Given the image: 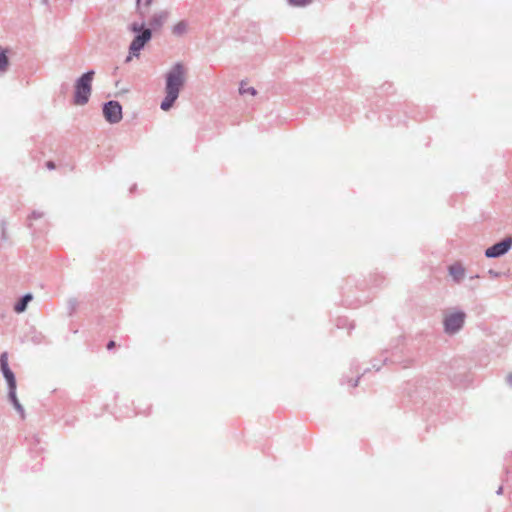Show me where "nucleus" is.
<instances>
[{
  "instance_id": "nucleus-1",
  "label": "nucleus",
  "mask_w": 512,
  "mask_h": 512,
  "mask_svg": "<svg viewBox=\"0 0 512 512\" xmlns=\"http://www.w3.org/2000/svg\"><path fill=\"white\" fill-rule=\"evenodd\" d=\"M165 96L160 103L163 111H169L178 99L187 79V68L182 62L174 63L165 73Z\"/></svg>"
},
{
  "instance_id": "nucleus-2",
  "label": "nucleus",
  "mask_w": 512,
  "mask_h": 512,
  "mask_svg": "<svg viewBox=\"0 0 512 512\" xmlns=\"http://www.w3.org/2000/svg\"><path fill=\"white\" fill-rule=\"evenodd\" d=\"M94 76L95 71L90 69L75 80L73 95V103L75 105L83 106L89 102Z\"/></svg>"
},
{
  "instance_id": "nucleus-3",
  "label": "nucleus",
  "mask_w": 512,
  "mask_h": 512,
  "mask_svg": "<svg viewBox=\"0 0 512 512\" xmlns=\"http://www.w3.org/2000/svg\"><path fill=\"white\" fill-rule=\"evenodd\" d=\"M129 31L135 33L133 40L129 45L130 54L139 57L141 50L152 39V31L146 27L144 21L141 23L133 22L128 27Z\"/></svg>"
},
{
  "instance_id": "nucleus-4",
  "label": "nucleus",
  "mask_w": 512,
  "mask_h": 512,
  "mask_svg": "<svg viewBox=\"0 0 512 512\" xmlns=\"http://www.w3.org/2000/svg\"><path fill=\"white\" fill-rule=\"evenodd\" d=\"M466 317L467 315L463 310H454L445 314L443 318L444 332L449 336L459 333L464 327Z\"/></svg>"
},
{
  "instance_id": "nucleus-5",
  "label": "nucleus",
  "mask_w": 512,
  "mask_h": 512,
  "mask_svg": "<svg viewBox=\"0 0 512 512\" xmlns=\"http://www.w3.org/2000/svg\"><path fill=\"white\" fill-rule=\"evenodd\" d=\"M102 113L108 123L117 124L123 117L122 105L117 100H109L103 103Z\"/></svg>"
},
{
  "instance_id": "nucleus-6",
  "label": "nucleus",
  "mask_w": 512,
  "mask_h": 512,
  "mask_svg": "<svg viewBox=\"0 0 512 512\" xmlns=\"http://www.w3.org/2000/svg\"><path fill=\"white\" fill-rule=\"evenodd\" d=\"M512 249V236H507L504 239L494 243L492 246L488 247L484 255L486 258L494 259L500 258L507 254Z\"/></svg>"
},
{
  "instance_id": "nucleus-7",
  "label": "nucleus",
  "mask_w": 512,
  "mask_h": 512,
  "mask_svg": "<svg viewBox=\"0 0 512 512\" xmlns=\"http://www.w3.org/2000/svg\"><path fill=\"white\" fill-rule=\"evenodd\" d=\"M398 345L393 347L391 350H384L380 354L379 358H375L372 362V367L379 371L382 365L387 364L388 362L391 363H401L400 357L397 354Z\"/></svg>"
},
{
  "instance_id": "nucleus-8",
  "label": "nucleus",
  "mask_w": 512,
  "mask_h": 512,
  "mask_svg": "<svg viewBox=\"0 0 512 512\" xmlns=\"http://www.w3.org/2000/svg\"><path fill=\"white\" fill-rule=\"evenodd\" d=\"M0 370L7 382L8 390L17 389L16 377L14 372L9 367L7 352H3L0 355Z\"/></svg>"
},
{
  "instance_id": "nucleus-9",
  "label": "nucleus",
  "mask_w": 512,
  "mask_h": 512,
  "mask_svg": "<svg viewBox=\"0 0 512 512\" xmlns=\"http://www.w3.org/2000/svg\"><path fill=\"white\" fill-rule=\"evenodd\" d=\"M168 16L169 12L166 10L154 13L148 22V29H151V31L160 29L168 19Z\"/></svg>"
},
{
  "instance_id": "nucleus-10",
  "label": "nucleus",
  "mask_w": 512,
  "mask_h": 512,
  "mask_svg": "<svg viewBox=\"0 0 512 512\" xmlns=\"http://www.w3.org/2000/svg\"><path fill=\"white\" fill-rule=\"evenodd\" d=\"M448 273L451 276L452 280L459 284L463 281L465 277V268L460 262H455L448 266Z\"/></svg>"
},
{
  "instance_id": "nucleus-11",
  "label": "nucleus",
  "mask_w": 512,
  "mask_h": 512,
  "mask_svg": "<svg viewBox=\"0 0 512 512\" xmlns=\"http://www.w3.org/2000/svg\"><path fill=\"white\" fill-rule=\"evenodd\" d=\"M16 390L17 389L8 390V401L12 404L14 409L19 413L21 419H25V417H26L25 410L17 397Z\"/></svg>"
},
{
  "instance_id": "nucleus-12",
  "label": "nucleus",
  "mask_w": 512,
  "mask_h": 512,
  "mask_svg": "<svg viewBox=\"0 0 512 512\" xmlns=\"http://www.w3.org/2000/svg\"><path fill=\"white\" fill-rule=\"evenodd\" d=\"M32 299L33 295L31 293L22 295L14 304V311L18 314L25 312Z\"/></svg>"
},
{
  "instance_id": "nucleus-13",
  "label": "nucleus",
  "mask_w": 512,
  "mask_h": 512,
  "mask_svg": "<svg viewBox=\"0 0 512 512\" xmlns=\"http://www.w3.org/2000/svg\"><path fill=\"white\" fill-rule=\"evenodd\" d=\"M9 49L0 46V74H4L7 72L9 67V57H8Z\"/></svg>"
},
{
  "instance_id": "nucleus-14",
  "label": "nucleus",
  "mask_w": 512,
  "mask_h": 512,
  "mask_svg": "<svg viewBox=\"0 0 512 512\" xmlns=\"http://www.w3.org/2000/svg\"><path fill=\"white\" fill-rule=\"evenodd\" d=\"M187 27H188L187 22L185 20H182V21L178 22L176 25H174L173 30H172L173 34L176 36H182L183 34L186 33Z\"/></svg>"
},
{
  "instance_id": "nucleus-15",
  "label": "nucleus",
  "mask_w": 512,
  "mask_h": 512,
  "mask_svg": "<svg viewBox=\"0 0 512 512\" xmlns=\"http://www.w3.org/2000/svg\"><path fill=\"white\" fill-rule=\"evenodd\" d=\"M142 3V0H136V6L137 11L142 19H144L146 12L143 10L144 8H149L151 4L153 3V0H144V3Z\"/></svg>"
},
{
  "instance_id": "nucleus-16",
  "label": "nucleus",
  "mask_w": 512,
  "mask_h": 512,
  "mask_svg": "<svg viewBox=\"0 0 512 512\" xmlns=\"http://www.w3.org/2000/svg\"><path fill=\"white\" fill-rule=\"evenodd\" d=\"M77 307H78V301H77L76 298L68 299V301H67V310H68V315L69 316H72L75 313Z\"/></svg>"
},
{
  "instance_id": "nucleus-17",
  "label": "nucleus",
  "mask_w": 512,
  "mask_h": 512,
  "mask_svg": "<svg viewBox=\"0 0 512 512\" xmlns=\"http://www.w3.org/2000/svg\"><path fill=\"white\" fill-rule=\"evenodd\" d=\"M239 93L241 95L250 94L252 96H255L257 94V91H256V89L254 87H247L246 88L244 82L242 81L240 83Z\"/></svg>"
},
{
  "instance_id": "nucleus-18",
  "label": "nucleus",
  "mask_w": 512,
  "mask_h": 512,
  "mask_svg": "<svg viewBox=\"0 0 512 512\" xmlns=\"http://www.w3.org/2000/svg\"><path fill=\"white\" fill-rule=\"evenodd\" d=\"M311 2L312 0H288V3L294 7H305Z\"/></svg>"
},
{
  "instance_id": "nucleus-19",
  "label": "nucleus",
  "mask_w": 512,
  "mask_h": 512,
  "mask_svg": "<svg viewBox=\"0 0 512 512\" xmlns=\"http://www.w3.org/2000/svg\"><path fill=\"white\" fill-rule=\"evenodd\" d=\"M31 340L35 344H40L43 340V335L41 333L35 334Z\"/></svg>"
},
{
  "instance_id": "nucleus-20",
  "label": "nucleus",
  "mask_w": 512,
  "mask_h": 512,
  "mask_svg": "<svg viewBox=\"0 0 512 512\" xmlns=\"http://www.w3.org/2000/svg\"><path fill=\"white\" fill-rule=\"evenodd\" d=\"M43 216V213L42 212H39V211H33L31 213V215L29 216V219H39Z\"/></svg>"
},
{
  "instance_id": "nucleus-21",
  "label": "nucleus",
  "mask_w": 512,
  "mask_h": 512,
  "mask_svg": "<svg viewBox=\"0 0 512 512\" xmlns=\"http://www.w3.org/2000/svg\"><path fill=\"white\" fill-rule=\"evenodd\" d=\"M488 273H489V275H490L491 277H493V278H498V277H500V276H501V272L495 271V270H493V269H490V270L488 271Z\"/></svg>"
},
{
  "instance_id": "nucleus-22",
  "label": "nucleus",
  "mask_w": 512,
  "mask_h": 512,
  "mask_svg": "<svg viewBox=\"0 0 512 512\" xmlns=\"http://www.w3.org/2000/svg\"><path fill=\"white\" fill-rule=\"evenodd\" d=\"M115 346H116V342H115L114 340H110V341L107 343V345H106V347H107V349H108V350H112Z\"/></svg>"
},
{
  "instance_id": "nucleus-23",
  "label": "nucleus",
  "mask_w": 512,
  "mask_h": 512,
  "mask_svg": "<svg viewBox=\"0 0 512 512\" xmlns=\"http://www.w3.org/2000/svg\"><path fill=\"white\" fill-rule=\"evenodd\" d=\"M361 376H358L356 379L354 380H349V383H351V386L352 387H356L359 383V380H360Z\"/></svg>"
},
{
  "instance_id": "nucleus-24",
  "label": "nucleus",
  "mask_w": 512,
  "mask_h": 512,
  "mask_svg": "<svg viewBox=\"0 0 512 512\" xmlns=\"http://www.w3.org/2000/svg\"><path fill=\"white\" fill-rule=\"evenodd\" d=\"M46 167L49 169V170H53L55 169V163L53 161H47L46 162Z\"/></svg>"
},
{
  "instance_id": "nucleus-25",
  "label": "nucleus",
  "mask_w": 512,
  "mask_h": 512,
  "mask_svg": "<svg viewBox=\"0 0 512 512\" xmlns=\"http://www.w3.org/2000/svg\"><path fill=\"white\" fill-rule=\"evenodd\" d=\"M1 226H2V235H1V238H2V240H6L5 223H4V222H2V223H1Z\"/></svg>"
},
{
  "instance_id": "nucleus-26",
  "label": "nucleus",
  "mask_w": 512,
  "mask_h": 512,
  "mask_svg": "<svg viewBox=\"0 0 512 512\" xmlns=\"http://www.w3.org/2000/svg\"><path fill=\"white\" fill-rule=\"evenodd\" d=\"M506 382L510 387H512V372L507 375Z\"/></svg>"
},
{
  "instance_id": "nucleus-27",
  "label": "nucleus",
  "mask_w": 512,
  "mask_h": 512,
  "mask_svg": "<svg viewBox=\"0 0 512 512\" xmlns=\"http://www.w3.org/2000/svg\"><path fill=\"white\" fill-rule=\"evenodd\" d=\"M132 57H135L134 55L130 54L126 57L125 62L128 63L132 60Z\"/></svg>"
},
{
  "instance_id": "nucleus-28",
  "label": "nucleus",
  "mask_w": 512,
  "mask_h": 512,
  "mask_svg": "<svg viewBox=\"0 0 512 512\" xmlns=\"http://www.w3.org/2000/svg\"><path fill=\"white\" fill-rule=\"evenodd\" d=\"M502 493H503V487H502V486H500V487L497 489L496 494H497V495H501Z\"/></svg>"
},
{
  "instance_id": "nucleus-29",
  "label": "nucleus",
  "mask_w": 512,
  "mask_h": 512,
  "mask_svg": "<svg viewBox=\"0 0 512 512\" xmlns=\"http://www.w3.org/2000/svg\"><path fill=\"white\" fill-rule=\"evenodd\" d=\"M346 321L345 319H339L337 323V327H342V322Z\"/></svg>"
},
{
  "instance_id": "nucleus-30",
  "label": "nucleus",
  "mask_w": 512,
  "mask_h": 512,
  "mask_svg": "<svg viewBox=\"0 0 512 512\" xmlns=\"http://www.w3.org/2000/svg\"><path fill=\"white\" fill-rule=\"evenodd\" d=\"M476 278H479V275H478V274H475V275L470 276V279H471V280L476 279Z\"/></svg>"
},
{
  "instance_id": "nucleus-31",
  "label": "nucleus",
  "mask_w": 512,
  "mask_h": 512,
  "mask_svg": "<svg viewBox=\"0 0 512 512\" xmlns=\"http://www.w3.org/2000/svg\"><path fill=\"white\" fill-rule=\"evenodd\" d=\"M134 189H136V185H133L130 191H133Z\"/></svg>"
},
{
  "instance_id": "nucleus-32",
  "label": "nucleus",
  "mask_w": 512,
  "mask_h": 512,
  "mask_svg": "<svg viewBox=\"0 0 512 512\" xmlns=\"http://www.w3.org/2000/svg\"><path fill=\"white\" fill-rule=\"evenodd\" d=\"M368 370H369V369H365V370H364V372H363V374H362V376H363L365 373H367V371H368Z\"/></svg>"
},
{
  "instance_id": "nucleus-33",
  "label": "nucleus",
  "mask_w": 512,
  "mask_h": 512,
  "mask_svg": "<svg viewBox=\"0 0 512 512\" xmlns=\"http://www.w3.org/2000/svg\"><path fill=\"white\" fill-rule=\"evenodd\" d=\"M47 1H48V0H43V2H45V3H46Z\"/></svg>"
}]
</instances>
